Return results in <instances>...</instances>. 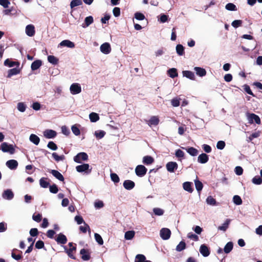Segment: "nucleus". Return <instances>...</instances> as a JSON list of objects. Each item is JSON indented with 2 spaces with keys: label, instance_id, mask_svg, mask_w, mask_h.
I'll use <instances>...</instances> for the list:
<instances>
[{
  "label": "nucleus",
  "instance_id": "obj_3",
  "mask_svg": "<svg viewBox=\"0 0 262 262\" xmlns=\"http://www.w3.org/2000/svg\"><path fill=\"white\" fill-rule=\"evenodd\" d=\"M171 235L170 230L166 228H163L160 230V237L164 240L168 239Z\"/></svg>",
  "mask_w": 262,
  "mask_h": 262
},
{
  "label": "nucleus",
  "instance_id": "obj_48",
  "mask_svg": "<svg viewBox=\"0 0 262 262\" xmlns=\"http://www.w3.org/2000/svg\"><path fill=\"white\" fill-rule=\"evenodd\" d=\"M153 212L156 215L161 216L164 214V210L160 208H154L153 209Z\"/></svg>",
  "mask_w": 262,
  "mask_h": 262
},
{
  "label": "nucleus",
  "instance_id": "obj_62",
  "mask_svg": "<svg viewBox=\"0 0 262 262\" xmlns=\"http://www.w3.org/2000/svg\"><path fill=\"white\" fill-rule=\"evenodd\" d=\"M42 216L40 214L38 213L37 214H34L32 216L33 220L36 222H40L41 220Z\"/></svg>",
  "mask_w": 262,
  "mask_h": 262
},
{
  "label": "nucleus",
  "instance_id": "obj_14",
  "mask_svg": "<svg viewBox=\"0 0 262 262\" xmlns=\"http://www.w3.org/2000/svg\"><path fill=\"white\" fill-rule=\"evenodd\" d=\"M55 241L58 244H65L67 243L68 239L66 235L60 233L58 234L57 237L55 239Z\"/></svg>",
  "mask_w": 262,
  "mask_h": 262
},
{
  "label": "nucleus",
  "instance_id": "obj_63",
  "mask_svg": "<svg viewBox=\"0 0 262 262\" xmlns=\"http://www.w3.org/2000/svg\"><path fill=\"white\" fill-rule=\"evenodd\" d=\"M175 156L178 158H183L184 156V152L182 150L179 149L176 151Z\"/></svg>",
  "mask_w": 262,
  "mask_h": 262
},
{
  "label": "nucleus",
  "instance_id": "obj_5",
  "mask_svg": "<svg viewBox=\"0 0 262 262\" xmlns=\"http://www.w3.org/2000/svg\"><path fill=\"white\" fill-rule=\"evenodd\" d=\"M147 169L142 165H138L135 168V172L138 177H143L147 172Z\"/></svg>",
  "mask_w": 262,
  "mask_h": 262
},
{
  "label": "nucleus",
  "instance_id": "obj_38",
  "mask_svg": "<svg viewBox=\"0 0 262 262\" xmlns=\"http://www.w3.org/2000/svg\"><path fill=\"white\" fill-rule=\"evenodd\" d=\"M168 74L171 78H174L178 76L177 70L175 68H171L168 70Z\"/></svg>",
  "mask_w": 262,
  "mask_h": 262
},
{
  "label": "nucleus",
  "instance_id": "obj_25",
  "mask_svg": "<svg viewBox=\"0 0 262 262\" xmlns=\"http://www.w3.org/2000/svg\"><path fill=\"white\" fill-rule=\"evenodd\" d=\"M42 62L40 60H36L33 62L31 66V68L32 71H35L38 69L41 66Z\"/></svg>",
  "mask_w": 262,
  "mask_h": 262
},
{
  "label": "nucleus",
  "instance_id": "obj_49",
  "mask_svg": "<svg viewBox=\"0 0 262 262\" xmlns=\"http://www.w3.org/2000/svg\"><path fill=\"white\" fill-rule=\"evenodd\" d=\"M94 237L96 241L100 245H102L103 244V241L102 237L98 233H95Z\"/></svg>",
  "mask_w": 262,
  "mask_h": 262
},
{
  "label": "nucleus",
  "instance_id": "obj_18",
  "mask_svg": "<svg viewBox=\"0 0 262 262\" xmlns=\"http://www.w3.org/2000/svg\"><path fill=\"white\" fill-rule=\"evenodd\" d=\"M80 254L82 255L81 258L83 260H88L91 258L90 254L88 251L85 249H82L80 251Z\"/></svg>",
  "mask_w": 262,
  "mask_h": 262
},
{
  "label": "nucleus",
  "instance_id": "obj_51",
  "mask_svg": "<svg viewBox=\"0 0 262 262\" xmlns=\"http://www.w3.org/2000/svg\"><path fill=\"white\" fill-rule=\"evenodd\" d=\"M180 100H181L180 98H178L177 97L173 98L171 100V105L173 107H178V106H179L180 105Z\"/></svg>",
  "mask_w": 262,
  "mask_h": 262
},
{
  "label": "nucleus",
  "instance_id": "obj_19",
  "mask_svg": "<svg viewBox=\"0 0 262 262\" xmlns=\"http://www.w3.org/2000/svg\"><path fill=\"white\" fill-rule=\"evenodd\" d=\"M63 248L64 250V251L66 253L68 254L69 257L70 258L75 259V257L72 254V252L74 251H76V247H72V248H70L69 249H68L66 246H63Z\"/></svg>",
  "mask_w": 262,
  "mask_h": 262
},
{
  "label": "nucleus",
  "instance_id": "obj_12",
  "mask_svg": "<svg viewBox=\"0 0 262 262\" xmlns=\"http://www.w3.org/2000/svg\"><path fill=\"white\" fill-rule=\"evenodd\" d=\"M56 135V132L52 129H47L43 132V136L47 139L54 138Z\"/></svg>",
  "mask_w": 262,
  "mask_h": 262
},
{
  "label": "nucleus",
  "instance_id": "obj_52",
  "mask_svg": "<svg viewBox=\"0 0 262 262\" xmlns=\"http://www.w3.org/2000/svg\"><path fill=\"white\" fill-rule=\"evenodd\" d=\"M110 176L112 181H113L115 183H117L119 182L120 179L116 173H111Z\"/></svg>",
  "mask_w": 262,
  "mask_h": 262
},
{
  "label": "nucleus",
  "instance_id": "obj_13",
  "mask_svg": "<svg viewBox=\"0 0 262 262\" xmlns=\"http://www.w3.org/2000/svg\"><path fill=\"white\" fill-rule=\"evenodd\" d=\"M6 166L11 170L16 169L18 166V162L15 160H10L6 162Z\"/></svg>",
  "mask_w": 262,
  "mask_h": 262
},
{
  "label": "nucleus",
  "instance_id": "obj_36",
  "mask_svg": "<svg viewBox=\"0 0 262 262\" xmlns=\"http://www.w3.org/2000/svg\"><path fill=\"white\" fill-rule=\"evenodd\" d=\"M89 118L92 122H96L99 119V116L96 113H91L89 115Z\"/></svg>",
  "mask_w": 262,
  "mask_h": 262
},
{
  "label": "nucleus",
  "instance_id": "obj_22",
  "mask_svg": "<svg viewBox=\"0 0 262 262\" xmlns=\"http://www.w3.org/2000/svg\"><path fill=\"white\" fill-rule=\"evenodd\" d=\"M197 75L200 77H203L206 75V71L205 69L202 68L195 67L194 68Z\"/></svg>",
  "mask_w": 262,
  "mask_h": 262
},
{
  "label": "nucleus",
  "instance_id": "obj_11",
  "mask_svg": "<svg viewBox=\"0 0 262 262\" xmlns=\"http://www.w3.org/2000/svg\"><path fill=\"white\" fill-rule=\"evenodd\" d=\"M2 197L4 199L11 200L14 198V193L11 189H6L3 192Z\"/></svg>",
  "mask_w": 262,
  "mask_h": 262
},
{
  "label": "nucleus",
  "instance_id": "obj_43",
  "mask_svg": "<svg viewBox=\"0 0 262 262\" xmlns=\"http://www.w3.org/2000/svg\"><path fill=\"white\" fill-rule=\"evenodd\" d=\"M194 184H195V188H196V190L198 192H200V191H201L203 188V186L202 183L201 181H200L199 180L196 179L194 181Z\"/></svg>",
  "mask_w": 262,
  "mask_h": 262
},
{
  "label": "nucleus",
  "instance_id": "obj_29",
  "mask_svg": "<svg viewBox=\"0 0 262 262\" xmlns=\"http://www.w3.org/2000/svg\"><path fill=\"white\" fill-rule=\"evenodd\" d=\"M231 220L230 219H226L225 222L221 225L219 226L218 230L223 231H225L228 229L229 225L230 223Z\"/></svg>",
  "mask_w": 262,
  "mask_h": 262
},
{
  "label": "nucleus",
  "instance_id": "obj_35",
  "mask_svg": "<svg viewBox=\"0 0 262 262\" xmlns=\"http://www.w3.org/2000/svg\"><path fill=\"white\" fill-rule=\"evenodd\" d=\"M135 232L133 230L128 231L125 233L124 238L126 240H131L135 236Z\"/></svg>",
  "mask_w": 262,
  "mask_h": 262
},
{
  "label": "nucleus",
  "instance_id": "obj_57",
  "mask_svg": "<svg viewBox=\"0 0 262 262\" xmlns=\"http://www.w3.org/2000/svg\"><path fill=\"white\" fill-rule=\"evenodd\" d=\"M50 192L52 193H57L58 191V188L56 184H53L49 186Z\"/></svg>",
  "mask_w": 262,
  "mask_h": 262
},
{
  "label": "nucleus",
  "instance_id": "obj_56",
  "mask_svg": "<svg viewBox=\"0 0 262 262\" xmlns=\"http://www.w3.org/2000/svg\"><path fill=\"white\" fill-rule=\"evenodd\" d=\"M52 157L54 159V160L57 162L62 161L64 158V156L62 155V156H59L56 152H53L52 154Z\"/></svg>",
  "mask_w": 262,
  "mask_h": 262
},
{
  "label": "nucleus",
  "instance_id": "obj_50",
  "mask_svg": "<svg viewBox=\"0 0 262 262\" xmlns=\"http://www.w3.org/2000/svg\"><path fill=\"white\" fill-rule=\"evenodd\" d=\"M105 134V132L103 130H97L95 132V136L99 139L102 138Z\"/></svg>",
  "mask_w": 262,
  "mask_h": 262
},
{
  "label": "nucleus",
  "instance_id": "obj_37",
  "mask_svg": "<svg viewBox=\"0 0 262 262\" xmlns=\"http://www.w3.org/2000/svg\"><path fill=\"white\" fill-rule=\"evenodd\" d=\"M48 60L50 63L54 65L57 64L58 62V59L53 55L48 56Z\"/></svg>",
  "mask_w": 262,
  "mask_h": 262
},
{
  "label": "nucleus",
  "instance_id": "obj_31",
  "mask_svg": "<svg viewBox=\"0 0 262 262\" xmlns=\"http://www.w3.org/2000/svg\"><path fill=\"white\" fill-rule=\"evenodd\" d=\"M233 247V244L232 242H229L227 243L224 248V252L226 254L229 253L232 251Z\"/></svg>",
  "mask_w": 262,
  "mask_h": 262
},
{
  "label": "nucleus",
  "instance_id": "obj_40",
  "mask_svg": "<svg viewBox=\"0 0 262 262\" xmlns=\"http://www.w3.org/2000/svg\"><path fill=\"white\" fill-rule=\"evenodd\" d=\"M82 4V2L81 0H72L70 3V7L71 9H73L75 7L81 5Z\"/></svg>",
  "mask_w": 262,
  "mask_h": 262
},
{
  "label": "nucleus",
  "instance_id": "obj_64",
  "mask_svg": "<svg viewBox=\"0 0 262 262\" xmlns=\"http://www.w3.org/2000/svg\"><path fill=\"white\" fill-rule=\"evenodd\" d=\"M135 17L136 19L139 20H143L145 18L144 15L140 12L136 13L135 14Z\"/></svg>",
  "mask_w": 262,
  "mask_h": 262
},
{
  "label": "nucleus",
  "instance_id": "obj_47",
  "mask_svg": "<svg viewBox=\"0 0 262 262\" xmlns=\"http://www.w3.org/2000/svg\"><path fill=\"white\" fill-rule=\"evenodd\" d=\"M206 203L207 204L212 206H215L216 204L215 200L213 199L211 196H209L207 197L206 199Z\"/></svg>",
  "mask_w": 262,
  "mask_h": 262
},
{
  "label": "nucleus",
  "instance_id": "obj_55",
  "mask_svg": "<svg viewBox=\"0 0 262 262\" xmlns=\"http://www.w3.org/2000/svg\"><path fill=\"white\" fill-rule=\"evenodd\" d=\"M47 147L53 150H56L57 149V146L56 144L53 141L49 142Z\"/></svg>",
  "mask_w": 262,
  "mask_h": 262
},
{
  "label": "nucleus",
  "instance_id": "obj_45",
  "mask_svg": "<svg viewBox=\"0 0 262 262\" xmlns=\"http://www.w3.org/2000/svg\"><path fill=\"white\" fill-rule=\"evenodd\" d=\"M46 178H42L39 180V184L42 188H47L49 186V183L46 181Z\"/></svg>",
  "mask_w": 262,
  "mask_h": 262
},
{
  "label": "nucleus",
  "instance_id": "obj_21",
  "mask_svg": "<svg viewBox=\"0 0 262 262\" xmlns=\"http://www.w3.org/2000/svg\"><path fill=\"white\" fill-rule=\"evenodd\" d=\"M50 173H52V174L55 177L56 179H57L58 180L60 181H64V177L60 173L59 171L56 170H51Z\"/></svg>",
  "mask_w": 262,
  "mask_h": 262
},
{
  "label": "nucleus",
  "instance_id": "obj_15",
  "mask_svg": "<svg viewBox=\"0 0 262 262\" xmlns=\"http://www.w3.org/2000/svg\"><path fill=\"white\" fill-rule=\"evenodd\" d=\"M123 185L125 189L131 190L134 188L135 184L133 181L127 180L124 181Z\"/></svg>",
  "mask_w": 262,
  "mask_h": 262
},
{
  "label": "nucleus",
  "instance_id": "obj_2",
  "mask_svg": "<svg viewBox=\"0 0 262 262\" xmlns=\"http://www.w3.org/2000/svg\"><path fill=\"white\" fill-rule=\"evenodd\" d=\"M247 119L248 120V122L250 124H252L254 122H255L257 124H260V118L256 115L254 114H247Z\"/></svg>",
  "mask_w": 262,
  "mask_h": 262
},
{
  "label": "nucleus",
  "instance_id": "obj_9",
  "mask_svg": "<svg viewBox=\"0 0 262 262\" xmlns=\"http://www.w3.org/2000/svg\"><path fill=\"white\" fill-rule=\"evenodd\" d=\"M25 33L29 37L33 36L35 33L34 26L31 24L27 25L26 27Z\"/></svg>",
  "mask_w": 262,
  "mask_h": 262
},
{
  "label": "nucleus",
  "instance_id": "obj_4",
  "mask_svg": "<svg viewBox=\"0 0 262 262\" xmlns=\"http://www.w3.org/2000/svg\"><path fill=\"white\" fill-rule=\"evenodd\" d=\"M88 159V156L85 152H80L74 158V160L78 163H81V161H86Z\"/></svg>",
  "mask_w": 262,
  "mask_h": 262
},
{
  "label": "nucleus",
  "instance_id": "obj_58",
  "mask_svg": "<svg viewBox=\"0 0 262 262\" xmlns=\"http://www.w3.org/2000/svg\"><path fill=\"white\" fill-rule=\"evenodd\" d=\"M72 131L73 133L76 135L78 136L80 134V131L79 129L77 127L76 125H74L71 127Z\"/></svg>",
  "mask_w": 262,
  "mask_h": 262
},
{
  "label": "nucleus",
  "instance_id": "obj_42",
  "mask_svg": "<svg viewBox=\"0 0 262 262\" xmlns=\"http://www.w3.org/2000/svg\"><path fill=\"white\" fill-rule=\"evenodd\" d=\"M186 248L185 243L183 241H181L176 247V250L177 251L180 252L182 250H184Z\"/></svg>",
  "mask_w": 262,
  "mask_h": 262
},
{
  "label": "nucleus",
  "instance_id": "obj_30",
  "mask_svg": "<svg viewBox=\"0 0 262 262\" xmlns=\"http://www.w3.org/2000/svg\"><path fill=\"white\" fill-rule=\"evenodd\" d=\"M20 73V70L17 68H13L8 71V78H10L13 75H16Z\"/></svg>",
  "mask_w": 262,
  "mask_h": 262
},
{
  "label": "nucleus",
  "instance_id": "obj_60",
  "mask_svg": "<svg viewBox=\"0 0 262 262\" xmlns=\"http://www.w3.org/2000/svg\"><path fill=\"white\" fill-rule=\"evenodd\" d=\"M10 3L9 0H0V5L3 6L5 8H7Z\"/></svg>",
  "mask_w": 262,
  "mask_h": 262
},
{
  "label": "nucleus",
  "instance_id": "obj_59",
  "mask_svg": "<svg viewBox=\"0 0 262 262\" xmlns=\"http://www.w3.org/2000/svg\"><path fill=\"white\" fill-rule=\"evenodd\" d=\"M225 142L223 141H219L217 142L216 148L222 150L225 148Z\"/></svg>",
  "mask_w": 262,
  "mask_h": 262
},
{
  "label": "nucleus",
  "instance_id": "obj_54",
  "mask_svg": "<svg viewBox=\"0 0 262 262\" xmlns=\"http://www.w3.org/2000/svg\"><path fill=\"white\" fill-rule=\"evenodd\" d=\"M225 8L227 10L229 11H235L236 10V6L232 3H228Z\"/></svg>",
  "mask_w": 262,
  "mask_h": 262
},
{
  "label": "nucleus",
  "instance_id": "obj_41",
  "mask_svg": "<svg viewBox=\"0 0 262 262\" xmlns=\"http://www.w3.org/2000/svg\"><path fill=\"white\" fill-rule=\"evenodd\" d=\"M252 182L255 185H260L262 184V178L258 176H255L252 179Z\"/></svg>",
  "mask_w": 262,
  "mask_h": 262
},
{
  "label": "nucleus",
  "instance_id": "obj_32",
  "mask_svg": "<svg viewBox=\"0 0 262 262\" xmlns=\"http://www.w3.org/2000/svg\"><path fill=\"white\" fill-rule=\"evenodd\" d=\"M183 188L185 190L189 193L193 191V189L191 187V183L189 182H185L183 184Z\"/></svg>",
  "mask_w": 262,
  "mask_h": 262
},
{
  "label": "nucleus",
  "instance_id": "obj_7",
  "mask_svg": "<svg viewBox=\"0 0 262 262\" xmlns=\"http://www.w3.org/2000/svg\"><path fill=\"white\" fill-rule=\"evenodd\" d=\"M90 165L88 164H83L78 165L76 167V170L79 172H85L89 173L91 171V169H89Z\"/></svg>",
  "mask_w": 262,
  "mask_h": 262
},
{
  "label": "nucleus",
  "instance_id": "obj_10",
  "mask_svg": "<svg viewBox=\"0 0 262 262\" xmlns=\"http://www.w3.org/2000/svg\"><path fill=\"white\" fill-rule=\"evenodd\" d=\"M178 164L175 162H169L166 165V167L168 171L173 172L178 168Z\"/></svg>",
  "mask_w": 262,
  "mask_h": 262
},
{
  "label": "nucleus",
  "instance_id": "obj_53",
  "mask_svg": "<svg viewBox=\"0 0 262 262\" xmlns=\"http://www.w3.org/2000/svg\"><path fill=\"white\" fill-rule=\"evenodd\" d=\"M17 107L20 112H24L26 109V105L23 102L18 103Z\"/></svg>",
  "mask_w": 262,
  "mask_h": 262
},
{
  "label": "nucleus",
  "instance_id": "obj_17",
  "mask_svg": "<svg viewBox=\"0 0 262 262\" xmlns=\"http://www.w3.org/2000/svg\"><path fill=\"white\" fill-rule=\"evenodd\" d=\"M209 160V157L206 154L203 153L200 155L198 158V162L205 164L208 162Z\"/></svg>",
  "mask_w": 262,
  "mask_h": 262
},
{
  "label": "nucleus",
  "instance_id": "obj_61",
  "mask_svg": "<svg viewBox=\"0 0 262 262\" xmlns=\"http://www.w3.org/2000/svg\"><path fill=\"white\" fill-rule=\"evenodd\" d=\"M242 24V21L241 20H235L232 21L231 25L235 28H237L238 27L241 26Z\"/></svg>",
  "mask_w": 262,
  "mask_h": 262
},
{
  "label": "nucleus",
  "instance_id": "obj_8",
  "mask_svg": "<svg viewBox=\"0 0 262 262\" xmlns=\"http://www.w3.org/2000/svg\"><path fill=\"white\" fill-rule=\"evenodd\" d=\"M101 52L104 54H108L111 51V47L109 43L105 42L100 46Z\"/></svg>",
  "mask_w": 262,
  "mask_h": 262
},
{
  "label": "nucleus",
  "instance_id": "obj_24",
  "mask_svg": "<svg viewBox=\"0 0 262 262\" xmlns=\"http://www.w3.org/2000/svg\"><path fill=\"white\" fill-rule=\"evenodd\" d=\"M59 45L63 47H67L68 48H73L75 47L74 42L69 40H64L62 41Z\"/></svg>",
  "mask_w": 262,
  "mask_h": 262
},
{
  "label": "nucleus",
  "instance_id": "obj_46",
  "mask_svg": "<svg viewBox=\"0 0 262 262\" xmlns=\"http://www.w3.org/2000/svg\"><path fill=\"white\" fill-rule=\"evenodd\" d=\"M233 202L236 205H239L242 204V200L239 195H235L233 198Z\"/></svg>",
  "mask_w": 262,
  "mask_h": 262
},
{
  "label": "nucleus",
  "instance_id": "obj_16",
  "mask_svg": "<svg viewBox=\"0 0 262 262\" xmlns=\"http://www.w3.org/2000/svg\"><path fill=\"white\" fill-rule=\"evenodd\" d=\"M200 252L201 253V254L204 257H207L210 254V252L208 248L207 247V246H206L204 244L200 246Z\"/></svg>",
  "mask_w": 262,
  "mask_h": 262
},
{
  "label": "nucleus",
  "instance_id": "obj_28",
  "mask_svg": "<svg viewBox=\"0 0 262 262\" xmlns=\"http://www.w3.org/2000/svg\"><path fill=\"white\" fill-rule=\"evenodd\" d=\"M30 141L36 145H37L40 142L39 138L35 134H31L29 137Z\"/></svg>",
  "mask_w": 262,
  "mask_h": 262
},
{
  "label": "nucleus",
  "instance_id": "obj_33",
  "mask_svg": "<svg viewBox=\"0 0 262 262\" xmlns=\"http://www.w3.org/2000/svg\"><path fill=\"white\" fill-rule=\"evenodd\" d=\"M154 161V159L150 156H144L143 158V163L145 165H150Z\"/></svg>",
  "mask_w": 262,
  "mask_h": 262
},
{
  "label": "nucleus",
  "instance_id": "obj_34",
  "mask_svg": "<svg viewBox=\"0 0 262 262\" xmlns=\"http://www.w3.org/2000/svg\"><path fill=\"white\" fill-rule=\"evenodd\" d=\"M159 122V120L157 116H152L148 122V124L149 126L152 125H157Z\"/></svg>",
  "mask_w": 262,
  "mask_h": 262
},
{
  "label": "nucleus",
  "instance_id": "obj_26",
  "mask_svg": "<svg viewBox=\"0 0 262 262\" xmlns=\"http://www.w3.org/2000/svg\"><path fill=\"white\" fill-rule=\"evenodd\" d=\"M182 73L183 76L186 77L190 80H195V75L192 72L190 71H183Z\"/></svg>",
  "mask_w": 262,
  "mask_h": 262
},
{
  "label": "nucleus",
  "instance_id": "obj_23",
  "mask_svg": "<svg viewBox=\"0 0 262 262\" xmlns=\"http://www.w3.org/2000/svg\"><path fill=\"white\" fill-rule=\"evenodd\" d=\"M94 21L93 17L92 16L86 17L84 19V23L82 25V28L89 27Z\"/></svg>",
  "mask_w": 262,
  "mask_h": 262
},
{
  "label": "nucleus",
  "instance_id": "obj_44",
  "mask_svg": "<svg viewBox=\"0 0 262 262\" xmlns=\"http://www.w3.org/2000/svg\"><path fill=\"white\" fill-rule=\"evenodd\" d=\"M184 47L182 45L179 44L176 46V52L179 55H183L184 54Z\"/></svg>",
  "mask_w": 262,
  "mask_h": 262
},
{
  "label": "nucleus",
  "instance_id": "obj_27",
  "mask_svg": "<svg viewBox=\"0 0 262 262\" xmlns=\"http://www.w3.org/2000/svg\"><path fill=\"white\" fill-rule=\"evenodd\" d=\"M4 64L5 66H8L9 67H13L14 66L18 67L19 66V63L18 62L12 61H11L9 59H7L5 60Z\"/></svg>",
  "mask_w": 262,
  "mask_h": 262
},
{
  "label": "nucleus",
  "instance_id": "obj_1",
  "mask_svg": "<svg viewBox=\"0 0 262 262\" xmlns=\"http://www.w3.org/2000/svg\"><path fill=\"white\" fill-rule=\"evenodd\" d=\"M2 150L4 152H8L13 154L15 152V149L12 144H9L7 142H4L1 144Z\"/></svg>",
  "mask_w": 262,
  "mask_h": 262
},
{
  "label": "nucleus",
  "instance_id": "obj_20",
  "mask_svg": "<svg viewBox=\"0 0 262 262\" xmlns=\"http://www.w3.org/2000/svg\"><path fill=\"white\" fill-rule=\"evenodd\" d=\"M135 262H151L150 260H147L144 255L138 254L135 257Z\"/></svg>",
  "mask_w": 262,
  "mask_h": 262
},
{
  "label": "nucleus",
  "instance_id": "obj_39",
  "mask_svg": "<svg viewBox=\"0 0 262 262\" xmlns=\"http://www.w3.org/2000/svg\"><path fill=\"white\" fill-rule=\"evenodd\" d=\"M187 152L192 156H195L198 154V151L195 148L192 147L186 149Z\"/></svg>",
  "mask_w": 262,
  "mask_h": 262
},
{
  "label": "nucleus",
  "instance_id": "obj_6",
  "mask_svg": "<svg viewBox=\"0 0 262 262\" xmlns=\"http://www.w3.org/2000/svg\"><path fill=\"white\" fill-rule=\"evenodd\" d=\"M70 90L72 94L76 95L81 92V88L79 83H74L71 85Z\"/></svg>",
  "mask_w": 262,
  "mask_h": 262
}]
</instances>
